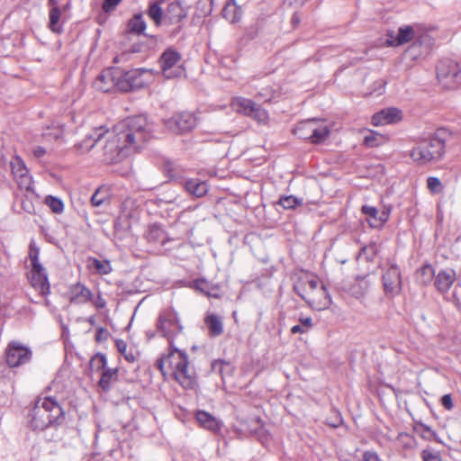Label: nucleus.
Returning <instances> with one entry per match:
<instances>
[{
  "label": "nucleus",
  "mask_w": 461,
  "mask_h": 461,
  "mask_svg": "<svg viewBox=\"0 0 461 461\" xmlns=\"http://www.w3.org/2000/svg\"><path fill=\"white\" fill-rule=\"evenodd\" d=\"M152 131V125L144 115L129 117L118 122L112 131L95 129L77 147L82 151H89L107 135L104 160L117 163L141 149L151 139Z\"/></svg>",
  "instance_id": "obj_1"
},
{
  "label": "nucleus",
  "mask_w": 461,
  "mask_h": 461,
  "mask_svg": "<svg viewBox=\"0 0 461 461\" xmlns=\"http://www.w3.org/2000/svg\"><path fill=\"white\" fill-rule=\"evenodd\" d=\"M65 420V411L53 397L38 398L28 414V424L32 430L56 429Z\"/></svg>",
  "instance_id": "obj_2"
},
{
  "label": "nucleus",
  "mask_w": 461,
  "mask_h": 461,
  "mask_svg": "<svg viewBox=\"0 0 461 461\" xmlns=\"http://www.w3.org/2000/svg\"><path fill=\"white\" fill-rule=\"evenodd\" d=\"M156 366L166 376L170 374L184 388L190 389L194 384V372L189 368L187 355L174 345L169 353L156 361Z\"/></svg>",
  "instance_id": "obj_3"
},
{
  "label": "nucleus",
  "mask_w": 461,
  "mask_h": 461,
  "mask_svg": "<svg viewBox=\"0 0 461 461\" xmlns=\"http://www.w3.org/2000/svg\"><path fill=\"white\" fill-rule=\"evenodd\" d=\"M451 139L452 133L448 130L438 129L432 136L419 140L410 150V157L421 165L438 161L444 156L446 144Z\"/></svg>",
  "instance_id": "obj_4"
},
{
  "label": "nucleus",
  "mask_w": 461,
  "mask_h": 461,
  "mask_svg": "<svg viewBox=\"0 0 461 461\" xmlns=\"http://www.w3.org/2000/svg\"><path fill=\"white\" fill-rule=\"evenodd\" d=\"M295 293L313 310L321 311L330 304V297L324 285L316 277L302 279L294 285Z\"/></svg>",
  "instance_id": "obj_5"
},
{
  "label": "nucleus",
  "mask_w": 461,
  "mask_h": 461,
  "mask_svg": "<svg viewBox=\"0 0 461 461\" xmlns=\"http://www.w3.org/2000/svg\"><path fill=\"white\" fill-rule=\"evenodd\" d=\"M178 313L173 309H167L159 313L157 321V330L169 342V348H173L174 339L183 332Z\"/></svg>",
  "instance_id": "obj_6"
},
{
  "label": "nucleus",
  "mask_w": 461,
  "mask_h": 461,
  "mask_svg": "<svg viewBox=\"0 0 461 461\" xmlns=\"http://www.w3.org/2000/svg\"><path fill=\"white\" fill-rule=\"evenodd\" d=\"M437 77L443 87L456 88L461 85V68L452 59H443L437 66Z\"/></svg>",
  "instance_id": "obj_7"
},
{
  "label": "nucleus",
  "mask_w": 461,
  "mask_h": 461,
  "mask_svg": "<svg viewBox=\"0 0 461 461\" xmlns=\"http://www.w3.org/2000/svg\"><path fill=\"white\" fill-rule=\"evenodd\" d=\"M151 77V71L147 68H136L129 71L121 69L119 91L129 92L140 89L148 86L147 77Z\"/></svg>",
  "instance_id": "obj_8"
},
{
  "label": "nucleus",
  "mask_w": 461,
  "mask_h": 461,
  "mask_svg": "<svg viewBox=\"0 0 461 461\" xmlns=\"http://www.w3.org/2000/svg\"><path fill=\"white\" fill-rule=\"evenodd\" d=\"M180 60V53L173 49H167L162 53L159 63L163 76L166 78H175L181 76L183 69L178 65Z\"/></svg>",
  "instance_id": "obj_9"
},
{
  "label": "nucleus",
  "mask_w": 461,
  "mask_h": 461,
  "mask_svg": "<svg viewBox=\"0 0 461 461\" xmlns=\"http://www.w3.org/2000/svg\"><path fill=\"white\" fill-rule=\"evenodd\" d=\"M32 358L29 348L17 341H11L5 349L6 364L10 367H17L28 363Z\"/></svg>",
  "instance_id": "obj_10"
},
{
  "label": "nucleus",
  "mask_w": 461,
  "mask_h": 461,
  "mask_svg": "<svg viewBox=\"0 0 461 461\" xmlns=\"http://www.w3.org/2000/svg\"><path fill=\"white\" fill-rule=\"evenodd\" d=\"M384 291L387 296L394 297L402 290L401 271L397 265L389 264L382 275Z\"/></svg>",
  "instance_id": "obj_11"
},
{
  "label": "nucleus",
  "mask_w": 461,
  "mask_h": 461,
  "mask_svg": "<svg viewBox=\"0 0 461 461\" xmlns=\"http://www.w3.org/2000/svg\"><path fill=\"white\" fill-rule=\"evenodd\" d=\"M121 69L112 68L103 70L93 83V86L99 91L107 93L113 90L119 91Z\"/></svg>",
  "instance_id": "obj_12"
},
{
  "label": "nucleus",
  "mask_w": 461,
  "mask_h": 461,
  "mask_svg": "<svg viewBox=\"0 0 461 461\" xmlns=\"http://www.w3.org/2000/svg\"><path fill=\"white\" fill-rule=\"evenodd\" d=\"M196 124L195 117L187 112L179 113L165 121L166 127L172 132L182 134L190 131Z\"/></svg>",
  "instance_id": "obj_13"
},
{
  "label": "nucleus",
  "mask_w": 461,
  "mask_h": 461,
  "mask_svg": "<svg viewBox=\"0 0 461 461\" xmlns=\"http://www.w3.org/2000/svg\"><path fill=\"white\" fill-rule=\"evenodd\" d=\"M10 166L12 173L17 182L18 186L22 190H32V178L29 175V171L23 159L19 157H14L10 162Z\"/></svg>",
  "instance_id": "obj_14"
},
{
  "label": "nucleus",
  "mask_w": 461,
  "mask_h": 461,
  "mask_svg": "<svg viewBox=\"0 0 461 461\" xmlns=\"http://www.w3.org/2000/svg\"><path fill=\"white\" fill-rule=\"evenodd\" d=\"M28 278L31 285L40 295L46 296L50 294V283L43 267H32Z\"/></svg>",
  "instance_id": "obj_15"
},
{
  "label": "nucleus",
  "mask_w": 461,
  "mask_h": 461,
  "mask_svg": "<svg viewBox=\"0 0 461 461\" xmlns=\"http://www.w3.org/2000/svg\"><path fill=\"white\" fill-rule=\"evenodd\" d=\"M402 119V113L396 107H389L381 110L372 116V123L375 126L396 123Z\"/></svg>",
  "instance_id": "obj_16"
},
{
  "label": "nucleus",
  "mask_w": 461,
  "mask_h": 461,
  "mask_svg": "<svg viewBox=\"0 0 461 461\" xmlns=\"http://www.w3.org/2000/svg\"><path fill=\"white\" fill-rule=\"evenodd\" d=\"M69 302L73 304H85L93 300L92 292L83 284L76 283L69 287Z\"/></svg>",
  "instance_id": "obj_17"
},
{
  "label": "nucleus",
  "mask_w": 461,
  "mask_h": 461,
  "mask_svg": "<svg viewBox=\"0 0 461 461\" xmlns=\"http://www.w3.org/2000/svg\"><path fill=\"white\" fill-rule=\"evenodd\" d=\"M456 280V272L453 269L440 270L437 276H435L434 285L437 290L444 294L448 292L450 287L453 285Z\"/></svg>",
  "instance_id": "obj_18"
},
{
  "label": "nucleus",
  "mask_w": 461,
  "mask_h": 461,
  "mask_svg": "<svg viewBox=\"0 0 461 461\" xmlns=\"http://www.w3.org/2000/svg\"><path fill=\"white\" fill-rule=\"evenodd\" d=\"M195 419L199 425L212 433H218L222 426V422L205 411H197Z\"/></svg>",
  "instance_id": "obj_19"
},
{
  "label": "nucleus",
  "mask_w": 461,
  "mask_h": 461,
  "mask_svg": "<svg viewBox=\"0 0 461 461\" xmlns=\"http://www.w3.org/2000/svg\"><path fill=\"white\" fill-rule=\"evenodd\" d=\"M414 31L411 26L400 27L397 33L390 32L386 42L390 46H400L412 40Z\"/></svg>",
  "instance_id": "obj_20"
},
{
  "label": "nucleus",
  "mask_w": 461,
  "mask_h": 461,
  "mask_svg": "<svg viewBox=\"0 0 461 461\" xmlns=\"http://www.w3.org/2000/svg\"><path fill=\"white\" fill-rule=\"evenodd\" d=\"M187 16L186 11L181 6L179 3L173 2L167 6L164 14V20L170 24L178 23Z\"/></svg>",
  "instance_id": "obj_21"
},
{
  "label": "nucleus",
  "mask_w": 461,
  "mask_h": 461,
  "mask_svg": "<svg viewBox=\"0 0 461 461\" xmlns=\"http://www.w3.org/2000/svg\"><path fill=\"white\" fill-rule=\"evenodd\" d=\"M209 335L212 338L221 336L224 331L222 318L215 313H207L204 317Z\"/></svg>",
  "instance_id": "obj_22"
},
{
  "label": "nucleus",
  "mask_w": 461,
  "mask_h": 461,
  "mask_svg": "<svg viewBox=\"0 0 461 461\" xmlns=\"http://www.w3.org/2000/svg\"><path fill=\"white\" fill-rule=\"evenodd\" d=\"M330 130L324 121L314 119L313 129L312 131V140L313 144H320L326 140L330 136Z\"/></svg>",
  "instance_id": "obj_23"
},
{
  "label": "nucleus",
  "mask_w": 461,
  "mask_h": 461,
  "mask_svg": "<svg viewBox=\"0 0 461 461\" xmlns=\"http://www.w3.org/2000/svg\"><path fill=\"white\" fill-rule=\"evenodd\" d=\"M185 190L195 197H202L208 192L206 182L199 179H189L185 182Z\"/></svg>",
  "instance_id": "obj_24"
},
{
  "label": "nucleus",
  "mask_w": 461,
  "mask_h": 461,
  "mask_svg": "<svg viewBox=\"0 0 461 461\" xmlns=\"http://www.w3.org/2000/svg\"><path fill=\"white\" fill-rule=\"evenodd\" d=\"M314 119H308L300 122L293 130L294 135L303 140H312V131L313 129Z\"/></svg>",
  "instance_id": "obj_25"
},
{
  "label": "nucleus",
  "mask_w": 461,
  "mask_h": 461,
  "mask_svg": "<svg viewBox=\"0 0 461 461\" xmlns=\"http://www.w3.org/2000/svg\"><path fill=\"white\" fill-rule=\"evenodd\" d=\"M256 104L248 98L245 97H236L231 101L232 108L240 113H243L247 116H249L251 112H253V107Z\"/></svg>",
  "instance_id": "obj_26"
},
{
  "label": "nucleus",
  "mask_w": 461,
  "mask_h": 461,
  "mask_svg": "<svg viewBox=\"0 0 461 461\" xmlns=\"http://www.w3.org/2000/svg\"><path fill=\"white\" fill-rule=\"evenodd\" d=\"M117 379L118 370L116 368H106L103 371L98 384L103 391L107 392L110 390L112 383Z\"/></svg>",
  "instance_id": "obj_27"
},
{
  "label": "nucleus",
  "mask_w": 461,
  "mask_h": 461,
  "mask_svg": "<svg viewBox=\"0 0 461 461\" xmlns=\"http://www.w3.org/2000/svg\"><path fill=\"white\" fill-rule=\"evenodd\" d=\"M149 242L161 243L166 242V233L164 230L157 224L150 225L145 234Z\"/></svg>",
  "instance_id": "obj_28"
},
{
  "label": "nucleus",
  "mask_w": 461,
  "mask_h": 461,
  "mask_svg": "<svg viewBox=\"0 0 461 461\" xmlns=\"http://www.w3.org/2000/svg\"><path fill=\"white\" fill-rule=\"evenodd\" d=\"M128 32L134 34H141L146 30V23L141 14H136L129 20L127 24Z\"/></svg>",
  "instance_id": "obj_29"
},
{
  "label": "nucleus",
  "mask_w": 461,
  "mask_h": 461,
  "mask_svg": "<svg viewBox=\"0 0 461 461\" xmlns=\"http://www.w3.org/2000/svg\"><path fill=\"white\" fill-rule=\"evenodd\" d=\"M361 212L366 216V220L371 228H380L378 210L375 207L366 204L363 205L361 207Z\"/></svg>",
  "instance_id": "obj_30"
},
{
  "label": "nucleus",
  "mask_w": 461,
  "mask_h": 461,
  "mask_svg": "<svg viewBox=\"0 0 461 461\" xmlns=\"http://www.w3.org/2000/svg\"><path fill=\"white\" fill-rule=\"evenodd\" d=\"M61 16V10L59 7H52L49 13V28L53 32L59 33L62 31V27L59 24Z\"/></svg>",
  "instance_id": "obj_31"
},
{
  "label": "nucleus",
  "mask_w": 461,
  "mask_h": 461,
  "mask_svg": "<svg viewBox=\"0 0 461 461\" xmlns=\"http://www.w3.org/2000/svg\"><path fill=\"white\" fill-rule=\"evenodd\" d=\"M434 276L433 267L430 265H425L419 269L417 278L421 285H427L430 284Z\"/></svg>",
  "instance_id": "obj_32"
},
{
  "label": "nucleus",
  "mask_w": 461,
  "mask_h": 461,
  "mask_svg": "<svg viewBox=\"0 0 461 461\" xmlns=\"http://www.w3.org/2000/svg\"><path fill=\"white\" fill-rule=\"evenodd\" d=\"M90 267L94 268L99 275H108L112 272L113 268L108 260H99L97 258H91Z\"/></svg>",
  "instance_id": "obj_33"
},
{
  "label": "nucleus",
  "mask_w": 461,
  "mask_h": 461,
  "mask_svg": "<svg viewBox=\"0 0 461 461\" xmlns=\"http://www.w3.org/2000/svg\"><path fill=\"white\" fill-rule=\"evenodd\" d=\"M279 95V92L274 89L272 86L262 87L257 94V98L264 102H271L276 99Z\"/></svg>",
  "instance_id": "obj_34"
},
{
  "label": "nucleus",
  "mask_w": 461,
  "mask_h": 461,
  "mask_svg": "<svg viewBox=\"0 0 461 461\" xmlns=\"http://www.w3.org/2000/svg\"><path fill=\"white\" fill-rule=\"evenodd\" d=\"M148 14L157 25H159L162 19H164L162 8L158 2H153L149 5Z\"/></svg>",
  "instance_id": "obj_35"
},
{
  "label": "nucleus",
  "mask_w": 461,
  "mask_h": 461,
  "mask_svg": "<svg viewBox=\"0 0 461 461\" xmlns=\"http://www.w3.org/2000/svg\"><path fill=\"white\" fill-rule=\"evenodd\" d=\"M177 200H178L177 194L173 190H169V191H167V192L158 195L154 199V203H157L158 206H160L163 203H176Z\"/></svg>",
  "instance_id": "obj_36"
},
{
  "label": "nucleus",
  "mask_w": 461,
  "mask_h": 461,
  "mask_svg": "<svg viewBox=\"0 0 461 461\" xmlns=\"http://www.w3.org/2000/svg\"><path fill=\"white\" fill-rule=\"evenodd\" d=\"M278 203L285 210L294 209L303 204V200L294 195L282 196Z\"/></svg>",
  "instance_id": "obj_37"
},
{
  "label": "nucleus",
  "mask_w": 461,
  "mask_h": 461,
  "mask_svg": "<svg viewBox=\"0 0 461 461\" xmlns=\"http://www.w3.org/2000/svg\"><path fill=\"white\" fill-rule=\"evenodd\" d=\"M397 441L399 445L405 449H411L415 447L417 443L413 436L405 432H401L398 434Z\"/></svg>",
  "instance_id": "obj_38"
},
{
  "label": "nucleus",
  "mask_w": 461,
  "mask_h": 461,
  "mask_svg": "<svg viewBox=\"0 0 461 461\" xmlns=\"http://www.w3.org/2000/svg\"><path fill=\"white\" fill-rule=\"evenodd\" d=\"M106 357L102 353H97L90 360V367L92 370L100 371L106 369Z\"/></svg>",
  "instance_id": "obj_39"
},
{
  "label": "nucleus",
  "mask_w": 461,
  "mask_h": 461,
  "mask_svg": "<svg viewBox=\"0 0 461 461\" xmlns=\"http://www.w3.org/2000/svg\"><path fill=\"white\" fill-rule=\"evenodd\" d=\"M414 431L426 440H430L436 437L435 431L423 423H417L414 426Z\"/></svg>",
  "instance_id": "obj_40"
},
{
  "label": "nucleus",
  "mask_w": 461,
  "mask_h": 461,
  "mask_svg": "<svg viewBox=\"0 0 461 461\" xmlns=\"http://www.w3.org/2000/svg\"><path fill=\"white\" fill-rule=\"evenodd\" d=\"M40 249L36 246L33 240H31L29 245V258L32 267H42L39 261Z\"/></svg>",
  "instance_id": "obj_41"
},
{
  "label": "nucleus",
  "mask_w": 461,
  "mask_h": 461,
  "mask_svg": "<svg viewBox=\"0 0 461 461\" xmlns=\"http://www.w3.org/2000/svg\"><path fill=\"white\" fill-rule=\"evenodd\" d=\"M249 117H252L260 123H266L268 121V113L266 109L256 104Z\"/></svg>",
  "instance_id": "obj_42"
},
{
  "label": "nucleus",
  "mask_w": 461,
  "mask_h": 461,
  "mask_svg": "<svg viewBox=\"0 0 461 461\" xmlns=\"http://www.w3.org/2000/svg\"><path fill=\"white\" fill-rule=\"evenodd\" d=\"M45 203L51 209V211L55 213H60L63 212L64 204L63 202L57 197L54 196H47L45 199Z\"/></svg>",
  "instance_id": "obj_43"
},
{
  "label": "nucleus",
  "mask_w": 461,
  "mask_h": 461,
  "mask_svg": "<svg viewBox=\"0 0 461 461\" xmlns=\"http://www.w3.org/2000/svg\"><path fill=\"white\" fill-rule=\"evenodd\" d=\"M224 18L229 20L230 23H236L240 20V15L237 13V8L234 5H227L222 11Z\"/></svg>",
  "instance_id": "obj_44"
},
{
  "label": "nucleus",
  "mask_w": 461,
  "mask_h": 461,
  "mask_svg": "<svg viewBox=\"0 0 461 461\" xmlns=\"http://www.w3.org/2000/svg\"><path fill=\"white\" fill-rule=\"evenodd\" d=\"M427 187L432 194H439L443 190V185L439 178L429 176L427 179Z\"/></svg>",
  "instance_id": "obj_45"
},
{
  "label": "nucleus",
  "mask_w": 461,
  "mask_h": 461,
  "mask_svg": "<svg viewBox=\"0 0 461 461\" xmlns=\"http://www.w3.org/2000/svg\"><path fill=\"white\" fill-rule=\"evenodd\" d=\"M116 347H117L118 351L124 356L125 359L128 362L132 363L135 361V356L133 355V353L127 352V344L124 340H122V339L117 340Z\"/></svg>",
  "instance_id": "obj_46"
},
{
  "label": "nucleus",
  "mask_w": 461,
  "mask_h": 461,
  "mask_svg": "<svg viewBox=\"0 0 461 461\" xmlns=\"http://www.w3.org/2000/svg\"><path fill=\"white\" fill-rule=\"evenodd\" d=\"M420 456L422 461H442L440 453L438 451L423 449Z\"/></svg>",
  "instance_id": "obj_47"
},
{
  "label": "nucleus",
  "mask_w": 461,
  "mask_h": 461,
  "mask_svg": "<svg viewBox=\"0 0 461 461\" xmlns=\"http://www.w3.org/2000/svg\"><path fill=\"white\" fill-rule=\"evenodd\" d=\"M381 138L382 137L380 135H378L377 133L371 131L369 134L365 136L364 143L367 147H371V148L377 147L380 145L379 139H381Z\"/></svg>",
  "instance_id": "obj_48"
},
{
  "label": "nucleus",
  "mask_w": 461,
  "mask_h": 461,
  "mask_svg": "<svg viewBox=\"0 0 461 461\" xmlns=\"http://www.w3.org/2000/svg\"><path fill=\"white\" fill-rule=\"evenodd\" d=\"M122 0H104L102 5V9L104 13H111Z\"/></svg>",
  "instance_id": "obj_49"
},
{
  "label": "nucleus",
  "mask_w": 461,
  "mask_h": 461,
  "mask_svg": "<svg viewBox=\"0 0 461 461\" xmlns=\"http://www.w3.org/2000/svg\"><path fill=\"white\" fill-rule=\"evenodd\" d=\"M227 366H228V363L223 360H221V359L214 360L212 363V371L221 375L224 367Z\"/></svg>",
  "instance_id": "obj_50"
},
{
  "label": "nucleus",
  "mask_w": 461,
  "mask_h": 461,
  "mask_svg": "<svg viewBox=\"0 0 461 461\" xmlns=\"http://www.w3.org/2000/svg\"><path fill=\"white\" fill-rule=\"evenodd\" d=\"M375 253H376L375 244H370L368 246H366L361 250V254L366 255V258L368 259H372V258L375 255Z\"/></svg>",
  "instance_id": "obj_51"
},
{
  "label": "nucleus",
  "mask_w": 461,
  "mask_h": 461,
  "mask_svg": "<svg viewBox=\"0 0 461 461\" xmlns=\"http://www.w3.org/2000/svg\"><path fill=\"white\" fill-rule=\"evenodd\" d=\"M104 202V196L101 194V193L97 190L95 192V194L91 197V203L94 206H100Z\"/></svg>",
  "instance_id": "obj_52"
},
{
  "label": "nucleus",
  "mask_w": 461,
  "mask_h": 461,
  "mask_svg": "<svg viewBox=\"0 0 461 461\" xmlns=\"http://www.w3.org/2000/svg\"><path fill=\"white\" fill-rule=\"evenodd\" d=\"M91 302H93L94 305L97 308V309H104L105 306H106V301L105 299L102 296L101 293H99L96 296V298L94 300H92Z\"/></svg>",
  "instance_id": "obj_53"
},
{
  "label": "nucleus",
  "mask_w": 461,
  "mask_h": 461,
  "mask_svg": "<svg viewBox=\"0 0 461 461\" xmlns=\"http://www.w3.org/2000/svg\"><path fill=\"white\" fill-rule=\"evenodd\" d=\"M364 461H380L379 456L374 451H366L363 454Z\"/></svg>",
  "instance_id": "obj_54"
},
{
  "label": "nucleus",
  "mask_w": 461,
  "mask_h": 461,
  "mask_svg": "<svg viewBox=\"0 0 461 461\" xmlns=\"http://www.w3.org/2000/svg\"><path fill=\"white\" fill-rule=\"evenodd\" d=\"M299 321H300L301 325L305 330H310L313 326L312 319L311 317H303V318L302 317L299 319Z\"/></svg>",
  "instance_id": "obj_55"
},
{
  "label": "nucleus",
  "mask_w": 461,
  "mask_h": 461,
  "mask_svg": "<svg viewBox=\"0 0 461 461\" xmlns=\"http://www.w3.org/2000/svg\"><path fill=\"white\" fill-rule=\"evenodd\" d=\"M441 403L447 410H451L453 408L452 398L449 394H445L442 396Z\"/></svg>",
  "instance_id": "obj_56"
},
{
  "label": "nucleus",
  "mask_w": 461,
  "mask_h": 461,
  "mask_svg": "<svg viewBox=\"0 0 461 461\" xmlns=\"http://www.w3.org/2000/svg\"><path fill=\"white\" fill-rule=\"evenodd\" d=\"M32 154L35 158H42L46 154V149L41 146H36L32 149Z\"/></svg>",
  "instance_id": "obj_57"
},
{
  "label": "nucleus",
  "mask_w": 461,
  "mask_h": 461,
  "mask_svg": "<svg viewBox=\"0 0 461 461\" xmlns=\"http://www.w3.org/2000/svg\"><path fill=\"white\" fill-rule=\"evenodd\" d=\"M389 219V212H378V221L380 227H382Z\"/></svg>",
  "instance_id": "obj_58"
},
{
  "label": "nucleus",
  "mask_w": 461,
  "mask_h": 461,
  "mask_svg": "<svg viewBox=\"0 0 461 461\" xmlns=\"http://www.w3.org/2000/svg\"><path fill=\"white\" fill-rule=\"evenodd\" d=\"M307 331H309V330H305L301 324L300 325H294L291 329V333L292 334H297V333L303 334V333H306Z\"/></svg>",
  "instance_id": "obj_59"
},
{
  "label": "nucleus",
  "mask_w": 461,
  "mask_h": 461,
  "mask_svg": "<svg viewBox=\"0 0 461 461\" xmlns=\"http://www.w3.org/2000/svg\"><path fill=\"white\" fill-rule=\"evenodd\" d=\"M129 56H130L129 53L123 52L121 55L115 56L113 58V62L114 63H119L120 61H125V60L128 59Z\"/></svg>",
  "instance_id": "obj_60"
},
{
  "label": "nucleus",
  "mask_w": 461,
  "mask_h": 461,
  "mask_svg": "<svg viewBox=\"0 0 461 461\" xmlns=\"http://www.w3.org/2000/svg\"><path fill=\"white\" fill-rule=\"evenodd\" d=\"M342 423V419L339 414L336 415L335 422H328V424L333 428H338Z\"/></svg>",
  "instance_id": "obj_61"
},
{
  "label": "nucleus",
  "mask_w": 461,
  "mask_h": 461,
  "mask_svg": "<svg viewBox=\"0 0 461 461\" xmlns=\"http://www.w3.org/2000/svg\"><path fill=\"white\" fill-rule=\"evenodd\" d=\"M104 333H106V330L104 328H99L96 333V340L100 341Z\"/></svg>",
  "instance_id": "obj_62"
},
{
  "label": "nucleus",
  "mask_w": 461,
  "mask_h": 461,
  "mask_svg": "<svg viewBox=\"0 0 461 461\" xmlns=\"http://www.w3.org/2000/svg\"><path fill=\"white\" fill-rule=\"evenodd\" d=\"M48 5L50 8L59 7L58 0H48Z\"/></svg>",
  "instance_id": "obj_63"
},
{
  "label": "nucleus",
  "mask_w": 461,
  "mask_h": 461,
  "mask_svg": "<svg viewBox=\"0 0 461 461\" xmlns=\"http://www.w3.org/2000/svg\"><path fill=\"white\" fill-rule=\"evenodd\" d=\"M292 23L294 24H298L300 23V20H299V17L297 16L296 14H294L292 17Z\"/></svg>",
  "instance_id": "obj_64"
}]
</instances>
